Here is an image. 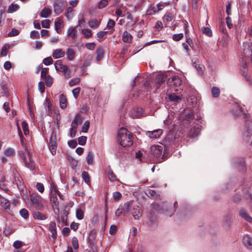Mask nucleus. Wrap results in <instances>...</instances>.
Listing matches in <instances>:
<instances>
[{"instance_id":"f257e3e1","label":"nucleus","mask_w":252,"mask_h":252,"mask_svg":"<svg viewBox=\"0 0 252 252\" xmlns=\"http://www.w3.org/2000/svg\"><path fill=\"white\" fill-rule=\"evenodd\" d=\"M118 140L124 147H129L133 144V135L127 129L122 127L118 132Z\"/></svg>"},{"instance_id":"f03ea898","label":"nucleus","mask_w":252,"mask_h":252,"mask_svg":"<svg viewBox=\"0 0 252 252\" xmlns=\"http://www.w3.org/2000/svg\"><path fill=\"white\" fill-rule=\"evenodd\" d=\"M30 200L36 210H42L43 209L45 201L41 196L36 194H32L30 195Z\"/></svg>"},{"instance_id":"7ed1b4c3","label":"nucleus","mask_w":252,"mask_h":252,"mask_svg":"<svg viewBox=\"0 0 252 252\" xmlns=\"http://www.w3.org/2000/svg\"><path fill=\"white\" fill-rule=\"evenodd\" d=\"M19 155L20 157L24 160L26 166L31 170L34 168V163L32 159V156L30 154L29 151L28 152H20Z\"/></svg>"},{"instance_id":"20e7f679","label":"nucleus","mask_w":252,"mask_h":252,"mask_svg":"<svg viewBox=\"0 0 252 252\" xmlns=\"http://www.w3.org/2000/svg\"><path fill=\"white\" fill-rule=\"evenodd\" d=\"M58 141L56 132L53 130L48 143V147L52 155L56 153Z\"/></svg>"},{"instance_id":"39448f33","label":"nucleus","mask_w":252,"mask_h":252,"mask_svg":"<svg viewBox=\"0 0 252 252\" xmlns=\"http://www.w3.org/2000/svg\"><path fill=\"white\" fill-rule=\"evenodd\" d=\"M57 195L61 197L60 193L56 188H53L50 192V201L53 207L58 208L59 203L57 198Z\"/></svg>"},{"instance_id":"423d86ee","label":"nucleus","mask_w":252,"mask_h":252,"mask_svg":"<svg viewBox=\"0 0 252 252\" xmlns=\"http://www.w3.org/2000/svg\"><path fill=\"white\" fill-rule=\"evenodd\" d=\"M163 147L158 145H154L150 147V153L153 156L158 158L160 157L162 154Z\"/></svg>"},{"instance_id":"0eeeda50","label":"nucleus","mask_w":252,"mask_h":252,"mask_svg":"<svg viewBox=\"0 0 252 252\" xmlns=\"http://www.w3.org/2000/svg\"><path fill=\"white\" fill-rule=\"evenodd\" d=\"M182 81L181 79L177 76H174L171 78H169L167 80V84L174 87H178L182 84Z\"/></svg>"},{"instance_id":"6e6552de","label":"nucleus","mask_w":252,"mask_h":252,"mask_svg":"<svg viewBox=\"0 0 252 252\" xmlns=\"http://www.w3.org/2000/svg\"><path fill=\"white\" fill-rule=\"evenodd\" d=\"M64 3L62 0H57L54 4V11L56 14L62 13L64 9Z\"/></svg>"},{"instance_id":"1a4fd4ad","label":"nucleus","mask_w":252,"mask_h":252,"mask_svg":"<svg viewBox=\"0 0 252 252\" xmlns=\"http://www.w3.org/2000/svg\"><path fill=\"white\" fill-rule=\"evenodd\" d=\"M162 132V129H158L153 131H147L146 135L151 139H157L160 136Z\"/></svg>"},{"instance_id":"9d476101","label":"nucleus","mask_w":252,"mask_h":252,"mask_svg":"<svg viewBox=\"0 0 252 252\" xmlns=\"http://www.w3.org/2000/svg\"><path fill=\"white\" fill-rule=\"evenodd\" d=\"M200 130V126H194L190 128L188 135L191 138H195L199 134Z\"/></svg>"},{"instance_id":"9b49d317","label":"nucleus","mask_w":252,"mask_h":252,"mask_svg":"<svg viewBox=\"0 0 252 252\" xmlns=\"http://www.w3.org/2000/svg\"><path fill=\"white\" fill-rule=\"evenodd\" d=\"M131 204L130 202H126V203L124 205V210L122 208H118L116 211H115V215L119 217L121 215L123 212H124V214L125 216L127 215L128 212L130 209Z\"/></svg>"},{"instance_id":"f8f14e48","label":"nucleus","mask_w":252,"mask_h":252,"mask_svg":"<svg viewBox=\"0 0 252 252\" xmlns=\"http://www.w3.org/2000/svg\"><path fill=\"white\" fill-rule=\"evenodd\" d=\"M0 202L4 211L7 213L11 214L12 211L10 209V203L9 201L4 197H0Z\"/></svg>"},{"instance_id":"ddd939ff","label":"nucleus","mask_w":252,"mask_h":252,"mask_svg":"<svg viewBox=\"0 0 252 252\" xmlns=\"http://www.w3.org/2000/svg\"><path fill=\"white\" fill-rule=\"evenodd\" d=\"M131 214L135 220H139L142 216V210L137 205H134L131 211Z\"/></svg>"},{"instance_id":"4468645a","label":"nucleus","mask_w":252,"mask_h":252,"mask_svg":"<svg viewBox=\"0 0 252 252\" xmlns=\"http://www.w3.org/2000/svg\"><path fill=\"white\" fill-rule=\"evenodd\" d=\"M167 76L163 73L158 74L156 76L155 83L157 88H158L165 82Z\"/></svg>"},{"instance_id":"2eb2a0df","label":"nucleus","mask_w":252,"mask_h":252,"mask_svg":"<svg viewBox=\"0 0 252 252\" xmlns=\"http://www.w3.org/2000/svg\"><path fill=\"white\" fill-rule=\"evenodd\" d=\"M143 109L141 108H133L130 112V116L134 119L139 118L143 114Z\"/></svg>"},{"instance_id":"dca6fc26","label":"nucleus","mask_w":252,"mask_h":252,"mask_svg":"<svg viewBox=\"0 0 252 252\" xmlns=\"http://www.w3.org/2000/svg\"><path fill=\"white\" fill-rule=\"evenodd\" d=\"M49 230L52 234V237L54 240H55L57 238V233L56 229V224L55 222H50L49 224Z\"/></svg>"},{"instance_id":"f3484780","label":"nucleus","mask_w":252,"mask_h":252,"mask_svg":"<svg viewBox=\"0 0 252 252\" xmlns=\"http://www.w3.org/2000/svg\"><path fill=\"white\" fill-rule=\"evenodd\" d=\"M65 55V52L62 49H57L55 50L52 54L53 57L57 59L59 58H62Z\"/></svg>"},{"instance_id":"a211bd4d","label":"nucleus","mask_w":252,"mask_h":252,"mask_svg":"<svg viewBox=\"0 0 252 252\" xmlns=\"http://www.w3.org/2000/svg\"><path fill=\"white\" fill-rule=\"evenodd\" d=\"M33 217L35 220H43L47 219V215L39 211H34L32 213Z\"/></svg>"},{"instance_id":"6ab92c4d","label":"nucleus","mask_w":252,"mask_h":252,"mask_svg":"<svg viewBox=\"0 0 252 252\" xmlns=\"http://www.w3.org/2000/svg\"><path fill=\"white\" fill-rule=\"evenodd\" d=\"M243 243L247 249L252 250V239L249 236L247 235L244 236Z\"/></svg>"},{"instance_id":"aec40b11","label":"nucleus","mask_w":252,"mask_h":252,"mask_svg":"<svg viewBox=\"0 0 252 252\" xmlns=\"http://www.w3.org/2000/svg\"><path fill=\"white\" fill-rule=\"evenodd\" d=\"M82 122V117L80 115L77 114L74 117L72 124L71 125V127H77L78 125H80Z\"/></svg>"},{"instance_id":"412c9836","label":"nucleus","mask_w":252,"mask_h":252,"mask_svg":"<svg viewBox=\"0 0 252 252\" xmlns=\"http://www.w3.org/2000/svg\"><path fill=\"white\" fill-rule=\"evenodd\" d=\"M132 36L127 31H125L122 35V40L125 43H129L131 42Z\"/></svg>"},{"instance_id":"4be33fe9","label":"nucleus","mask_w":252,"mask_h":252,"mask_svg":"<svg viewBox=\"0 0 252 252\" xmlns=\"http://www.w3.org/2000/svg\"><path fill=\"white\" fill-rule=\"evenodd\" d=\"M55 67L57 71H62L67 68V65L63 64L61 60H58L55 63Z\"/></svg>"},{"instance_id":"5701e85b","label":"nucleus","mask_w":252,"mask_h":252,"mask_svg":"<svg viewBox=\"0 0 252 252\" xmlns=\"http://www.w3.org/2000/svg\"><path fill=\"white\" fill-rule=\"evenodd\" d=\"M239 215L247 221L251 222L252 221V218L246 213L243 209H241L239 211Z\"/></svg>"},{"instance_id":"b1692460","label":"nucleus","mask_w":252,"mask_h":252,"mask_svg":"<svg viewBox=\"0 0 252 252\" xmlns=\"http://www.w3.org/2000/svg\"><path fill=\"white\" fill-rule=\"evenodd\" d=\"M63 24V21L60 18H58L55 22V29L58 33L60 32Z\"/></svg>"},{"instance_id":"393cba45","label":"nucleus","mask_w":252,"mask_h":252,"mask_svg":"<svg viewBox=\"0 0 252 252\" xmlns=\"http://www.w3.org/2000/svg\"><path fill=\"white\" fill-rule=\"evenodd\" d=\"M59 100L60 105L61 108L62 109L65 108L67 105V100L65 96L63 94H60L59 97Z\"/></svg>"},{"instance_id":"a878e982","label":"nucleus","mask_w":252,"mask_h":252,"mask_svg":"<svg viewBox=\"0 0 252 252\" xmlns=\"http://www.w3.org/2000/svg\"><path fill=\"white\" fill-rule=\"evenodd\" d=\"M174 132L170 131L165 137L164 141L168 143H174L176 139L174 137Z\"/></svg>"},{"instance_id":"bb28decb","label":"nucleus","mask_w":252,"mask_h":252,"mask_svg":"<svg viewBox=\"0 0 252 252\" xmlns=\"http://www.w3.org/2000/svg\"><path fill=\"white\" fill-rule=\"evenodd\" d=\"M19 8L20 6L19 4L13 2L8 6L7 12L8 13H13L17 11Z\"/></svg>"},{"instance_id":"cd10ccee","label":"nucleus","mask_w":252,"mask_h":252,"mask_svg":"<svg viewBox=\"0 0 252 252\" xmlns=\"http://www.w3.org/2000/svg\"><path fill=\"white\" fill-rule=\"evenodd\" d=\"M66 58L70 61L74 60L75 56V52L72 48H68L66 50Z\"/></svg>"},{"instance_id":"c85d7f7f","label":"nucleus","mask_w":252,"mask_h":252,"mask_svg":"<svg viewBox=\"0 0 252 252\" xmlns=\"http://www.w3.org/2000/svg\"><path fill=\"white\" fill-rule=\"evenodd\" d=\"M174 119V117L172 114L169 115L166 119L164 121V125L167 126H174L175 124L173 123Z\"/></svg>"},{"instance_id":"c756f323","label":"nucleus","mask_w":252,"mask_h":252,"mask_svg":"<svg viewBox=\"0 0 252 252\" xmlns=\"http://www.w3.org/2000/svg\"><path fill=\"white\" fill-rule=\"evenodd\" d=\"M158 11L159 8H158V6H156V5H152L147 10L146 13L147 15H152Z\"/></svg>"},{"instance_id":"7c9ffc66","label":"nucleus","mask_w":252,"mask_h":252,"mask_svg":"<svg viewBox=\"0 0 252 252\" xmlns=\"http://www.w3.org/2000/svg\"><path fill=\"white\" fill-rule=\"evenodd\" d=\"M52 13V11L49 8L45 7L40 12L39 15L42 18H47Z\"/></svg>"},{"instance_id":"2f4dec72","label":"nucleus","mask_w":252,"mask_h":252,"mask_svg":"<svg viewBox=\"0 0 252 252\" xmlns=\"http://www.w3.org/2000/svg\"><path fill=\"white\" fill-rule=\"evenodd\" d=\"M18 130H19V136L20 137L21 145L23 147V148L25 150L24 152H28L29 150H28V147L27 146L25 142H24V136H23L21 130L20 129V128L19 126H18Z\"/></svg>"},{"instance_id":"473e14b6","label":"nucleus","mask_w":252,"mask_h":252,"mask_svg":"<svg viewBox=\"0 0 252 252\" xmlns=\"http://www.w3.org/2000/svg\"><path fill=\"white\" fill-rule=\"evenodd\" d=\"M51 103L50 101V100L48 98L46 99V103L45 104V108L46 110V113L48 116H51L52 114V111L51 109Z\"/></svg>"},{"instance_id":"72a5a7b5","label":"nucleus","mask_w":252,"mask_h":252,"mask_svg":"<svg viewBox=\"0 0 252 252\" xmlns=\"http://www.w3.org/2000/svg\"><path fill=\"white\" fill-rule=\"evenodd\" d=\"M15 182L19 189H23L24 186L22 183V180L19 175L15 176Z\"/></svg>"},{"instance_id":"f704fd0d","label":"nucleus","mask_w":252,"mask_h":252,"mask_svg":"<svg viewBox=\"0 0 252 252\" xmlns=\"http://www.w3.org/2000/svg\"><path fill=\"white\" fill-rule=\"evenodd\" d=\"M146 194L149 197L152 198H157L159 197V195L157 193L156 191L151 189H148Z\"/></svg>"},{"instance_id":"c9c22d12","label":"nucleus","mask_w":252,"mask_h":252,"mask_svg":"<svg viewBox=\"0 0 252 252\" xmlns=\"http://www.w3.org/2000/svg\"><path fill=\"white\" fill-rule=\"evenodd\" d=\"M77 31L76 27H71L67 31V34L72 38H74L76 35Z\"/></svg>"},{"instance_id":"e433bc0d","label":"nucleus","mask_w":252,"mask_h":252,"mask_svg":"<svg viewBox=\"0 0 252 252\" xmlns=\"http://www.w3.org/2000/svg\"><path fill=\"white\" fill-rule=\"evenodd\" d=\"M211 93L213 97L217 98L220 95V90L218 87H213L211 89Z\"/></svg>"},{"instance_id":"4c0bfd02","label":"nucleus","mask_w":252,"mask_h":252,"mask_svg":"<svg viewBox=\"0 0 252 252\" xmlns=\"http://www.w3.org/2000/svg\"><path fill=\"white\" fill-rule=\"evenodd\" d=\"M96 54H97V56H96V59L97 61L99 62L103 57L104 51L101 48H97L96 50Z\"/></svg>"},{"instance_id":"58836bf2","label":"nucleus","mask_w":252,"mask_h":252,"mask_svg":"<svg viewBox=\"0 0 252 252\" xmlns=\"http://www.w3.org/2000/svg\"><path fill=\"white\" fill-rule=\"evenodd\" d=\"M100 22L96 19L92 20L89 22V25L92 28H97Z\"/></svg>"},{"instance_id":"ea45409f","label":"nucleus","mask_w":252,"mask_h":252,"mask_svg":"<svg viewBox=\"0 0 252 252\" xmlns=\"http://www.w3.org/2000/svg\"><path fill=\"white\" fill-rule=\"evenodd\" d=\"M66 17L68 19L70 20L73 16V9L71 7H68L66 9V12L65 13Z\"/></svg>"},{"instance_id":"a19ab883","label":"nucleus","mask_w":252,"mask_h":252,"mask_svg":"<svg viewBox=\"0 0 252 252\" xmlns=\"http://www.w3.org/2000/svg\"><path fill=\"white\" fill-rule=\"evenodd\" d=\"M87 162L88 164H92L94 161V154L92 152H89L86 158Z\"/></svg>"},{"instance_id":"79ce46f5","label":"nucleus","mask_w":252,"mask_h":252,"mask_svg":"<svg viewBox=\"0 0 252 252\" xmlns=\"http://www.w3.org/2000/svg\"><path fill=\"white\" fill-rule=\"evenodd\" d=\"M169 99L171 101L178 102L181 99V97L175 94H172L168 96Z\"/></svg>"},{"instance_id":"37998d69","label":"nucleus","mask_w":252,"mask_h":252,"mask_svg":"<svg viewBox=\"0 0 252 252\" xmlns=\"http://www.w3.org/2000/svg\"><path fill=\"white\" fill-rule=\"evenodd\" d=\"M108 177L109 180L112 182L118 180L117 176L111 169L108 171Z\"/></svg>"},{"instance_id":"c03bdc74","label":"nucleus","mask_w":252,"mask_h":252,"mask_svg":"<svg viewBox=\"0 0 252 252\" xmlns=\"http://www.w3.org/2000/svg\"><path fill=\"white\" fill-rule=\"evenodd\" d=\"M76 218L80 220H81L84 218V212L81 209L79 208L76 210Z\"/></svg>"},{"instance_id":"a18cd8bd","label":"nucleus","mask_w":252,"mask_h":252,"mask_svg":"<svg viewBox=\"0 0 252 252\" xmlns=\"http://www.w3.org/2000/svg\"><path fill=\"white\" fill-rule=\"evenodd\" d=\"M45 80L46 85L48 87H51L53 84V78L51 76L48 75L47 77L43 78Z\"/></svg>"},{"instance_id":"49530a36","label":"nucleus","mask_w":252,"mask_h":252,"mask_svg":"<svg viewBox=\"0 0 252 252\" xmlns=\"http://www.w3.org/2000/svg\"><path fill=\"white\" fill-rule=\"evenodd\" d=\"M4 153L7 156H13L15 154V152L13 149L9 148L4 151Z\"/></svg>"},{"instance_id":"de8ad7c7","label":"nucleus","mask_w":252,"mask_h":252,"mask_svg":"<svg viewBox=\"0 0 252 252\" xmlns=\"http://www.w3.org/2000/svg\"><path fill=\"white\" fill-rule=\"evenodd\" d=\"M107 0H101L98 3V8L102 9L108 5Z\"/></svg>"},{"instance_id":"09e8293b","label":"nucleus","mask_w":252,"mask_h":252,"mask_svg":"<svg viewBox=\"0 0 252 252\" xmlns=\"http://www.w3.org/2000/svg\"><path fill=\"white\" fill-rule=\"evenodd\" d=\"M22 128L24 132L25 135H27L29 134V130L28 129V125L25 122L23 121L22 123Z\"/></svg>"},{"instance_id":"8fccbe9b","label":"nucleus","mask_w":252,"mask_h":252,"mask_svg":"<svg viewBox=\"0 0 252 252\" xmlns=\"http://www.w3.org/2000/svg\"><path fill=\"white\" fill-rule=\"evenodd\" d=\"M82 177L85 183H89L90 182V176L87 172L83 171L82 173Z\"/></svg>"},{"instance_id":"3c124183","label":"nucleus","mask_w":252,"mask_h":252,"mask_svg":"<svg viewBox=\"0 0 252 252\" xmlns=\"http://www.w3.org/2000/svg\"><path fill=\"white\" fill-rule=\"evenodd\" d=\"M71 244L74 249L77 250L78 249V241L76 237H74L72 238L71 240Z\"/></svg>"},{"instance_id":"603ef678","label":"nucleus","mask_w":252,"mask_h":252,"mask_svg":"<svg viewBox=\"0 0 252 252\" xmlns=\"http://www.w3.org/2000/svg\"><path fill=\"white\" fill-rule=\"evenodd\" d=\"M202 32L208 36H211L212 35V31L210 28L208 27L203 28L202 29Z\"/></svg>"},{"instance_id":"864d4df0","label":"nucleus","mask_w":252,"mask_h":252,"mask_svg":"<svg viewBox=\"0 0 252 252\" xmlns=\"http://www.w3.org/2000/svg\"><path fill=\"white\" fill-rule=\"evenodd\" d=\"M82 33L86 38L91 37L92 35L91 31L89 29H83L82 30Z\"/></svg>"},{"instance_id":"5fc2aeb1","label":"nucleus","mask_w":252,"mask_h":252,"mask_svg":"<svg viewBox=\"0 0 252 252\" xmlns=\"http://www.w3.org/2000/svg\"><path fill=\"white\" fill-rule=\"evenodd\" d=\"M30 37L32 39L39 38L40 35L37 31H32L30 33Z\"/></svg>"},{"instance_id":"6e6d98bb","label":"nucleus","mask_w":252,"mask_h":252,"mask_svg":"<svg viewBox=\"0 0 252 252\" xmlns=\"http://www.w3.org/2000/svg\"><path fill=\"white\" fill-rule=\"evenodd\" d=\"M53 59L51 57H47L43 60V63L46 65H49L53 63Z\"/></svg>"},{"instance_id":"4d7b16f0","label":"nucleus","mask_w":252,"mask_h":252,"mask_svg":"<svg viewBox=\"0 0 252 252\" xmlns=\"http://www.w3.org/2000/svg\"><path fill=\"white\" fill-rule=\"evenodd\" d=\"M78 143L81 145H84L87 141V137L85 136H82L78 138Z\"/></svg>"},{"instance_id":"13d9d810","label":"nucleus","mask_w":252,"mask_h":252,"mask_svg":"<svg viewBox=\"0 0 252 252\" xmlns=\"http://www.w3.org/2000/svg\"><path fill=\"white\" fill-rule=\"evenodd\" d=\"M184 36L183 33L174 34L173 35V39L174 41H177L181 40Z\"/></svg>"},{"instance_id":"bf43d9fd","label":"nucleus","mask_w":252,"mask_h":252,"mask_svg":"<svg viewBox=\"0 0 252 252\" xmlns=\"http://www.w3.org/2000/svg\"><path fill=\"white\" fill-rule=\"evenodd\" d=\"M21 216L24 219H27L29 217V212L26 209H22L20 211Z\"/></svg>"},{"instance_id":"052dcab7","label":"nucleus","mask_w":252,"mask_h":252,"mask_svg":"<svg viewBox=\"0 0 252 252\" xmlns=\"http://www.w3.org/2000/svg\"><path fill=\"white\" fill-rule=\"evenodd\" d=\"M19 34V32L16 29H12L10 32L8 34V36L12 37L17 36Z\"/></svg>"},{"instance_id":"680f3d73","label":"nucleus","mask_w":252,"mask_h":252,"mask_svg":"<svg viewBox=\"0 0 252 252\" xmlns=\"http://www.w3.org/2000/svg\"><path fill=\"white\" fill-rule=\"evenodd\" d=\"M80 79L79 78H73L72 79L69 84V85L70 86H73L74 85H75L77 84H78L79 82H80Z\"/></svg>"},{"instance_id":"e2e57ef3","label":"nucleus","mask_w":252,"mask_h":252,"mask_svg":"<svg viewBox=\"0 0 252 252\" xmlns=\"http://www.w3.org/2000/svg\"><path fill=\"white\" fill-rule=\"evenodd\" d=\"M50 20L48 19H46L42 21L41 25L42 27L44 28L48 29L50 27Z\"/></svg>"},{"instance_id":"0e129e2a","label":"nucleus","mask_w":252,"mask_h":252,"mask_svg":"<svg viewBox=\"0 0 252 252\" xmlns=\"http://www.w3.org/2000/svg\"><path fill=\"white\" fill-rule=\"evenodd\" d=\"M122 197V194L118 191H115L113 193V198L115 200L118 201Z\"/></svg>"},{"instance_id":"69168bd1","label":"nucleus","mask_w":252,"mask_h":252,"mask_svg":"<svg viewBox=\"0 0 252 252\" xmlns=\"http://www.w3.org/2000/svg\"><path fill=\"white\" fill-rule=\"evenodd\" d=\"M115 25V22L112 19H109L107 24V28L109 29H112Z\"/></svg>"},{"instance_id":"338daca9","label":"nucleus","mask_w":252,"mask_h":252,"mask_svg":"<svg viewBox=\"0 0 252 252\" xmlns=\"http://www.w3.org/2000/svg\"><path fill=\"white\" fill-rule=\"evenodd\" d=\"M80 90H81L80 88L77 87V88L74 89L72 90L73 95L75 98H77L78 96H79V93L80 92Z\"/></svg>"},{"instance_id":"774afa93","label":"nucleus","mask_w":252,"mask_h":252,"mask_svg":"<svg viewBox=\"0 0 252 252\" xmlns=\"http://www.w3.org/2000/svg\"><path fill=\"white\" fill-rule=\"evenodd\" d=\"M48 68H42L41 71V77L43 79L46 77H47L48 75H47V74L48 71Z\"/></svg>"}]
</instances>
